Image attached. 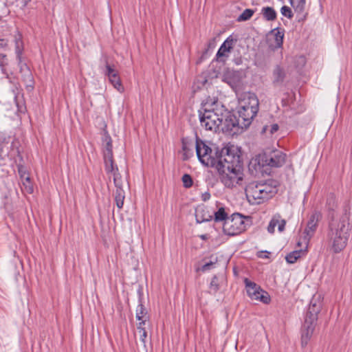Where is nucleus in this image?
Returning a JSON list of instances; mask_svg holds the SVG:
<instances>
[{
    "label": "nucleus",
    "instance_id": "nucleus-19",
    "mask_svg": "<svg viewBox=\"0 0 352 352\" xmlns=\"http://www.w3.org/2000/svg\"><path fill=\"white\" fill-rule=\"evenodd\" d=\"M233 46V39L230 37L228 38L221 45L219 49L217 56L218 58H221L222 57H227L228 56V53L230 52L231 49Z\"/></svg>",
    "mask_w": 352,
    "mask_h": 352
},
{
    "label": "nucleus",
    "instance_id": "nucleus-23",
    "mask_svg": "<svg viewBox=\"0 0 352 352\" xmlns=\"http://www.w3.org/2000/svg\"><path fill=\"white\" fill-rule=\"evenodd\" d=\"M14 42L15 44V52L17 55V58L21 60L22 53V34L19 30H16V34L14 35Z\"/></svg>",
    "mask_w": 352,
    "mask_h": 352
},
{
    "label": "nucleus",
    "instance_id": "nucleus-41",
    "mask_svg": "<svg viewBox=\"0 0 352 352\" xmlns=\"http://www.w3.org/2000/svg\"><path fill=\"white\" fill-rule=\"evenodd\" d=\"M18 173L20 178H22V166L18 165Z\"/></svg>",
    "mask_w": 352,
    "mask_h": 352
},
{
    "label": "nucleus",
    "instance_id": "nucleus-14",
    "mask_svg": "<svg viewBox=\"0 0 352 352\" xmlns=\"http://www.w3.org/2000/svg\"><path fill=\"white\" fill-rule=\"evenodd\" d=\"M106 73L105 74L108 76L109 80L119 92L122 93L124 91V87L121 83L120 78L118 76L117 71L114 69L111 65H106Z\"/></svg>",
    "mask_w": 352,
    "mask_h": 352
},
{
    "label": "nucleus",
    "instance_id": "nucleus-33",
    "mask_svg": "<svg viewBox=\"0 0 352 352\" xmlns=\"http://www.w3.org/2000/svg\"><path fill=\"white\" fill-rule=\"evenodd\" d=\"M23 186H25V190L29 193H32L34 191V185L31 181L29 175L25 177L23 174Z\"/></svg>",
    "mask_w": 352,
    "mask_h": 352
},
{
    "label": "nucleus",
    "instance_id": "nucleus-13",
    "mask_svg": "<svg viewBox=\"0 0 352 352\" xmlns=\"http://www.w3.org/2000/svg\"><path fill=\"white\" fill-rule=\"evenodd\" d=\"M316 322L305 318V324L302 329L301 345L305 347L310 340L315 329Z\"/></svg>",
    "mask_w": 352,
    "mask_h": 352
},
{
    "label": "nucleus",
    "instance_id": "nucleus-36",
    "mask_svg": "<svg viewBox=\"0 0 352 352\" xmlns=\"http://www.w3.org/2000/svg\"><path fill=\"white\" fill-rule=\"evenodd\" d=\"M182 182L184 186L186 188H190L192 185V179L191 177L188 174H186L182 177Z\"/></svg>",
    "mask_w": 352,
    "mask_h": 352
},
{
    "label": "nucleus",
    "instance_id": "nucleus-4",
    "mask_svg": "<svg viewBox=\"0 0 352 352\" xmlns=\"http://www.w3.org/2000/svg\"><path fill=\"white\" fill-rule=\"evenodd\" d=\"M286 155L280 151L275 150L263 153L252 158L249 164V169L256 173H263L265 166L280 167L285 162Z\"/></svg>",
    "mask_w": 352,
    "mask_h": 352
},
{
    "label": "nucleus",
    "instance_id": "nucleus-30",
    "mask_svg": "<svg viewBox=\"0 0 352 352\" xmlns=\"http://www.w3.org/2000/svg\"><path fill=\"white\" fill-rule=\"evenodd\" d=\"M25 77H26L25 81L27 82L26 89L28 91H30L34 88V80H33L32 75L28 67H27Z\"/></svg>",
    "mask_w": 352,
    "mask_h": 352
},
{
    "label": "nucleus",
    "instance_id": "nucleus-27",
    "mask_svg": "<svg viewBox=\"0 0 352 352\" xmlns=\"http://www.w3.org/2000/svg\"><path fill=\"white\" fill-rule=\"evenodd\" d=\"M303 254L304 252L302 249L299 250H295L287 254L285 257V259L289 263H294Z\"/></svg>",
    "mask_w": 352,
    "mask_h": 352
},
{
    "label": "nucleus",
    "instance_id": "nucleus-31",
    "mask_svg": "<svg viewBox=\"0 0 352 352\" xmlns=\"http://www.w3.org/2000/svg\"><path fill=\"white\" fill-rule=\"evenodd\" d=\"M225 80L230 85L235 83L236 81V74L233 71H227L224 75Z\"/></svg>",
    "mask_w": 352,
    "mask_h": 352
},
{
    "label": "nucleus",
    "instance_id": "nucleus-39",
    "mask_svg": "<svg viewBox=\"0 0 352 352\" xmlns=\"http://www.w3.org/2000/svg\"><path fill=\"white\" fill-rule=\"evenodd\" d=\"M278 129V125L277 124H274L270 126H265L263 129V131L266 133L267 131H270L271 134H274Z\"/></svg>",
    "mask_w": 352,
    "mask_h": 352
},
{
    "label": "nucleus",
    "instance_id": "nucleus-3",
    "mask_svg": "<svg viewBox=\"0 0 352 352\" xmlns=\"http://www.w3.org/2000/svg\"><path fill=\"white\" fill-rule=\"evenodd\" d=\"M228 111L217 100H208L205 104L204 111L199 113L201 126L206 130L216 131L223 123Z\"/></svg>",
    "mask_w": 352,
    "mask_h": 352
},
{
    "label": "nucleus",
    "instance_id": "nucleus-40",
    "mask_svg": "<svg viewBox=\"0 0 352 352\" xmlns=\"http://www.w3.org/2000/svg\"><path fill=\"white\" fill-rule=\"evenodd\" d=\"M7 45V42L5 39H0V47H3Z\"/></svg>",
    "mask_w": 352,
    "mask_h": 352
},
{
    "label": "nucleus",
    "instance_id": "nucleus-20",
    "mask_svg": "<svg viewBox=\"0 0 352 352\" xmlns=\"http://www.w3.org/2000/svg\"><path fill=\"white\" fill-rule=\"evenodd\" d=\"M286 77L285 69L279 65L275 67L273 70V83L276 85L283 84Z\"/></svg>",
    "mask_w": 352,
    "mask_h": 352
},
{
    "label": "nucleus",
    "instance_id": "nucleus-9",
    "mask_svg": "<svg viewBox=\"0 0 352 352\" xmlns=\"http://www.w3.org/2000/svg\"><path fill=\"white\" fill-rule=\"evenodd\" d=\"M195 150L197 157L202 164L206 166L216 167L219 157L216 156L212 148L206 142L197 140L195 143Z\"/></svg>",
    "mask_w": 352,
    "mask_h": 352
},
{
    "label": "nucleus",
    "instance_id": "nucleus-16",
    "mask_svg": "<svg viewBox=\"0 0 352 352\" xmlns=\"http://www.w3.org/2000/svg\"><path fill=\"white\" fill-rule=\"evenodd\" d=\"M213 217V211L208 208L200 206L195 210V218L198 223L210 221Z\"/></svg>",
    "mask_w": 352,
    "mask_h": 352
},
{
    "label": "nucleus",
    "instance_id": "nucleus-11",
    "mask_svg": "<svg viewBox=\"0 0 352 352\" xmlns=\"http://www.w3.org/2000/svg\"><path fill=\"white\" fill-rule=\"evenodd\" d=\"M322 296L320 294L314 295L308 309L306 316L307 319L311 320L312 322H316L318 320V314L321 310L322 305Z\"/></svg>",
    "mask_w": 352,
    "mask_h": 352
},
{
    "label": "nucleus",
    "instance_id": "nucleus-42",
    "mask_svg": "<svg viewBox=\"0 0 352 352\" xmlns=\"http://www.w3.org/2000/svg\"><path fill=\"white\" fill-rule=\"evenodd\" d=\"M199 237L203 240H207L209 238L208 234H201Z\"/></svg>",
    "mask_w": 352,
    "mask_h": 352
},
{
    "label": "nucleus",
    "instance_id": "nucleus-37",
    "mask_svg": "<svg viewBox=\"0 0 352 352\" xmlns=\"http://www.w3.org/2000/svg\"><path fill=\"white\" fill-rule=\"evenodd\" d=\"M280 12L284 16H286L288 19H291L293 16L291 8L286 6L281 8Z\"/></svg>",
    "mask_w": 352,
    "mask_h": 352
},
{
    "label": "nucleus",
    "instance_id": "nucleus-7",
    "mask_svg": "<svg viewBox=\"0 0 352 352\" xmlns=\"http://www.w3.org/2000/svg\"><path fill=\"white\" fill-rule=\"evenodd\" d=\"M103 142L104 144V160L105 170L110 177H113L115 186H120V182H122L121 175L118 172V166L113 163L111 139L109 136L107 135L104 138Z\"/></svg>",
    "mask_w": 352,
    "mask_h": 352
},
{
    "label": "nucleus",
    "instance_id": "nucleus-8",
    "mask_svg": "<svg viewBox=\"0 0 352 352\" xmlns=\"http://www.w3.org/2000/svg\"><path fill=\"white\" fill-rule=\"evenodd\" d=\"M250 222L249 217L235 213L226 220L223 223V230L225 234L228 235H236L245 231Z\"/></svg>",
    "mask_w": 352,
    "mask_h": 352
},
{
    "label": "nucleus",
    "instance_id": "nucleus-28",
    "mask_svg": "<svg viewBox=\"0 0 352 352\" xmlns=\"http://www.w3.org/2000/svg\"><path fill=\"white\" fill-rule=\"evenodd\" d=\"M213 217L215 221H225L228 219V214L225 211V208L220 207L217 211H213Z\"/></svg>",
    "mask_w": 352,
    "mask_h": 352
},
{
    "label": "nucleus",
    "instance_id": "nucleus-12",
    "mask_svg": "<svg viewBox=\"0 0 352 352\" xmlns=\"http://www.w3.org/2000/svg\"><path fill=\"white\" fill-rule=\"evenodd\" d=\"M320 214L318 212H314L309 217V219L308 221L307 227L305 230V236L303 239V241H298V246L300 247L302 244L305 245V248H307V243L309 240V239L313 235L314 232H315L318 222L320 219Z\"/></svg>",
    "mask_w": 352,
    "mask_h": 352
},
{
    "label": "nucleus",
    "instance_id": "nucleus-34",
    "mask_svg": "<svg viewBox=\"0 0 352 352\" xmlns=\"http://www.w3.org/2000/svg\"><path fill=\"white\" fill-rule=\"evenodd\" d=\"M254 14V10L251 9H245L239 16V21H244L250 19Z\"/></svg>",
    "mask_w": 352,
    "mask_h": 352
},
{
    "label": "nucleus",
    "instance_id": "nucleus-29",
    "mask_svg": "<svg viewBox=\"0 0 352 352\" xmlns=\"http://www.w3.org/2000/svg\"><path fill=\"white\" fill-rule=\"evenodd\" d=\"M146 309L142 305H139L136 309V319L138 320L142 319H148Z\"/></svg>",
    "mask_w": 352,
    "mask_h": 352
},
{
    "label": "nucleus",
    "instance_id": "nucleus-15",
    "mask_svg": "<svg viewBox=\"0 0 352 352\" xmlns=\"http://www.w3.org/2000/svg\"><path fill=\"white\" fill-rule=\"evenodd\" d=\"M284 34L280 30L274 29L269 34L267 40L272 48H278L283 45Z\"/></svg>",
    "mask_w": 352,
    "mask_h": 352
},
{
    "label": "nucleus",
    "instance_id": "nucleus-1",
    "mask_svg": "<svg viewBox=\"0 0 352 352\" xmlns=\"http://www.w3.org/2000/svg\"><path fill=\"white\" fill-rule=\"evenodd\" d=\"M215 168L226 187L232 188L242 184L243 168L240 155L234 147L223 148L221 150Z\"/></svg>",
    "mask_w": 352,
    "mask_h": 352
},
{
    "label": "nucleus",
    "instance_id": "nucleus-35",
    "mask_svg": "<svg viewBox=\"0 0 352 352\" xmlns=\"http://www.w3.org/2000/svg\"><path fill=\"white\" fill-rule=\"evenodd\" d=\"M138 322L137 323V330L139 331L140 329H145L147 330V329L150 327V322L148 319H142L138 320Z\"/></svg>",
    "mask_w": 352,
    "mask_h": 352
},
{
    "label": "nucleus",
    "instance_id": "nucleus-17",
    "mask_svg": "<svg viewBox=\"0 0 352 352\" xmlns=\"http://www.w3.org/2000/svg\"><path fill=\"white\" fill-rule=\"evenodd\" d=\"M285 220L282 219L280 214H277L274 215L270 220L267 230L269 233L274 234L275 228L277 226L278 232H282L285 230Z\"/></svg>",
    "mask_w": 352,
    "mask_h": 352
},
{
    "label": "nucleus",
    "instance_id": "nucleus-10",
    "mask_svg": "<svg viewBox=\"0 0 352 352\" xmlns=\"http://www.w3.org/2000/svg\"><path fill=\"white\" fill-rule=\"evenodd\" d=\"M247 293L249 297L255 300H259L264 303L270 302V296L267 292L263 291L256 283L245 279Z\"/></svg>",
    "mask_w": 352,
    "mask_h": 352
},
{
    "label": "nucleus",
    "instance_id": "nucleus-2",
    "mask_svg": "<svg viewBox=\"0 0 352 352\" xmlns=\"http://www.w3.org/2000/svg\"><path fill=\"white\" fill-rule=\"evenodd\" d=\"M328 237L335 252H339L346 245L349 236V214L345 211L333 217L329 223Z\"/></svg>",
    "mask_w": 352,
    "mask_h": 352
},
{
    "label": "nucleus",
    "instance_id": "nucleus-5",
    "mask_svg": "<svg viewBox=\"0 0 352 352\" xmlns=\"http://www.w3.org/2000/svg\"><path fill=\"white\" fill-rule=\"evenodd\" d=\"M258 110V100L251 93L245 94L239 101V124L241 128L250 126L253 118Z\"/></svg>",
    "mask_w": 352,
    "mask_h": 352
},
{
    "label": "nucleus",
    "instance_id": "nucleus-38",
    "mask_svg": "<svg viewBox=\"0 0 352 352\" xmlns=\"http://www.w3.org/2000/svg\"><path fill=\"white\" fill-rule=\"evenodd\" d=\"M210 292L215 293L219 289L218 280L216 276L213 277L210 285Z\"/></svg>",
    "mask_w": 352,
    "mask_h": 352
},
{
    "label": "nucleus",
    "instance_id": "nucleus-6",
    "mask_svg": "<svg viewBox=\"0 0 352 352\" xmlns=\"http://www.w3.org/2000/svg\"><path fill=\"white\" fill-rule=\"evenodd\" d=\"M276 193L275 187L267 183L253 182L245 188L248 201L252 205L260 204Z\"/></svg>",
    "mask_w": 352,
    "mask_h": 352
},
{
    "label": "nucleus",
    "instance_id": "nucleus-24",
    "mask_svg": "<svg viewBox=\"0 0 352 352\" xmlns=\"http://www.w3.org/2000/svg\"><path fill=\"white\" fill-rule=\"evenodd\" d=\"M195 148V144L192 142L182 140V149L184 151V159L187 160L193 155V151Z\"/></svg>",
    "mask_w": 352,
    "mask_h": 352
},
{
    "label": "nucleus",
    "instance_id": "nucleus-25",
    "mask_svg": "<svg viewBox=\"0 0 352 352\" xmlns=\"http://www.w3.org/2000/svg\"><path fill=\"white\" fill-rule=\"evenodd\" d=\"M290 4L294 11L298 13H302L305 8V0H289Z\"/></svg>",
    "mask_w": 352,
    "mask_h": 352
},
{
    "label": "nucleus",
    "instance_id": "nucleus-26",
    "mask_svg": "<svg viewBox=\"0 0 352 352\" xmlns=\"http://www.w3.org/2000/svg\"><path fill=\"white\" fill-rule=\"evenodd\" d=\"M262 14L267 21H274L276 18V11L271 7H265L262 9Z\"/></svg>",
    "mask_w": 352,
    "mask_h": 352
},
{
    "label": "nucleus",
    "instance_id": "nucleus-21",
    "mask_svg": "<svg viewBox=\"0 0 352 352\" xmlns=\"http://www.w3.org/2000/svg\"><path fill=\"white\" fill-rule=\"evenodd\" d=\"M236 124H239V120L237 121L236 118L231 115L228 111V114H226L225 118H223V123L221 125L223 126V131H232Z\"/></svg>",
    "mask_w": 352,
    "mask_h": 352
},
{
    "label": "nucleus",
    "instance_id": "nucleus-32",
    "mask_svg": "<svg viewBox=\"0 0 352 352\" xmlns=\"http://www.w3.org/2000/svg\"><path fill=\"white\" fill-rule=\"evenodd\" d=\"M217 258L216 257L211 258L210 261L206 262L199 270L204 272H207V271L211 270L212 268L214 267V266L217 263Z\"/></svg>",
    "mask_w": 352,
    "mask_h": 352
},
{
    "label": "nucleus",
    "instance_id": "nucleus-18",
    "mask_svg": "<svg viewBox=\"0 0 352 352\" xmlns=\"http://www.w3.org/2000/svg\"><path fill=\"white\" fill-rule=\"evenodd\" d=\"M147 330L140 329L139 331H136L135 333V337L136 339L138 346L141 348L143 351H147L146 342H147Z\"/></svg>",
    "mask_w": 352,
    "mask_h": 352
},
{
    "label": "nucleus",
    "instance_id": "nucleus-22",
    "mask_svg": "<svg viewBox=\"0 0 352 352\" xmlns=\"http://www.w3.org/2000/svg\"><path fill=\"white\" fill-rule=\"evenodd\" d=\"M116 191L115 193V201L117 207L121 209L124 205V200L125 197L124 192L122 188V182H120V186H116Z\"/></svg>",
    "mask_w": 352,
    "mask_h": 352
}]
</instances>
